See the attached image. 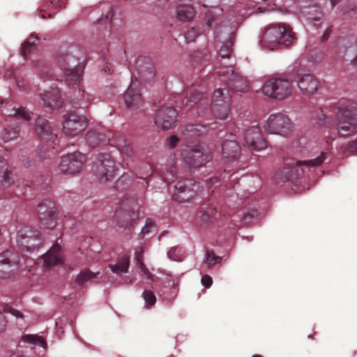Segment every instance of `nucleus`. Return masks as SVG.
Returning <instances> with one entry per match:
<instances>
[{"mask_svg": "<svg viewBox=\"0 0 357 357\" xmlns=\"http://www.w3.org/2000/svg\"><path fill=\"white\" fill-rule=\"evenodd\" d=\"M294 40V33L289 25L273 24L266 28L260 43L264 47L274 50L278 47H288Z\"/></svg>", "mask_w": 357, "mask_h": 357, "instance_id": "1", "label": "nucleus"}, {"mask_svg": "<svg viewBox=\"0 0 357 357\" xmlns=\"http://www.w3.org/2000/svg\"><path fill=\"white\" fill-rule=\"evenodd\" d=\"M336 113V130L341 137L351 135L357 128V105L351 104L346 107H333Z\"/></svg>", "mask_w": 357, "mask_h": 357, "instance_id": "2", "label": "nucleus"}, {"mask_svg": "<svg viewBox=\"0 0 357 357\" xmlns=\"http://www.w3.org/2000/svg\"><path fill=\"white\" fill-rule=\"evenodd\" d=\"M56 62L63 73L68 84H79L84 72V66L77 63L76 58L72 54L62 52L56 58Z\"/></svg>", "mask_w": 357, "mask_h": 357, "instance_id": "3", "label": "nucleus"}, {"mask_svg": "<svg viewBox=\"0 0 357 357\" xmlns=\"http://www.w3.org/2000/svg\"><path fill=\"white\" fill-rule=\"evenodd\" d=\"M327 153L321 152V155L314 159L307 160H298L296 162L287 164L288 167H284L278 171L275 174V180L278 182H285L293 180L300 176L303 172V169H299L301 166L317 167L324 162L326 158Z\"/></svg>", "mask_w": 357, "mask_h": 357, "instance_id": "4", "label": "nucleus"}, {"mask_svg": "<svg viewBox=\"0 0 357 357\" xmlns=\"http://www.w3.org/2000/svg\"><path fill=\"white\" fill-rule=\"evenodd\" d=\"M183 161L190 168H199L212 159L211 154L201 144L187 145L181 149Z\"/></svg>", "mask_w": 357, "mask_h": 357, "instance_id": "5", "label": "nucleus"}, {"mask_svg": "<svg viewBox=\"0 0 357 357\" xmlns=\"http://www.w3.org/2000/svg\"><path fill=\"white\" fill-rule=\"evenodd\" d=\"M114 217L119 223H134L139 220L140 212L136 197H124L116 208Z\"/></svg>", "mask_w": 357, "mask_h": 357, "instance_id": "6", "label": "nucleus"}, {"mask_svg": "<svg viewBox=\"0 0 357 357\" xmlns=\"http://www.w3.org/2000/svg\"><path fill=\"white\" fill-rule=\"evenodd\" d=\"M264 128L268 133L287 137L293 131L294 124L287 115L276 113L270 115Z\"/></svg>", "mask_w": 357, "mask_h": 357, "instance_id": "7", "label": "nucleus"}, {"mask_svg": "<svg viewBox=\"0 0 357 357\" xmlns=\"http://www.w3.org/2000/svg\"><path fill=\"white\" fill-rule=\"evenodd\" d=\"M92 169L101 183L112 180L116 170L114 160L108 153L98 154L96 161L93 162Z\"/></svg>", "mask_w": 357, "mask_h": 357, "instance_id": "8", "label": "nucleus"}, {"mask_svg": "<svg viewBox=\"0 0 357 357\" xmlns=\"http://www.w3.org/2000/svg\"><path fill=\"white\" fill-rule=\"evenodd\" d=\"M291 81L287 79L276 78L267 80L263 86L264 93L271 98L283 100L291 94Z\"/></svg>", "mask_w": 357, "mask_h": 357, "instance_id": "9", "label": "nucleus"}, {"mask_svg": "<svg viewBox=\"0 0 357 357\" xmlns=\"http://www.w3.org/2000/svg\"><path fill=\"white\" fill-rule=\"evenodd\" d=\"M42 238L31 225H21L17 234V243L24 250L33 251L42 244Z\"/></svg>", "mask_w": 357, "mask_h": 357, "instance_id": "10", "label": "nucleus"}, {"mask_svg": "<svg viewBox=\"0 0 357 357\" xmlns=\"http://www.w3.org/2000/svg\"><path fill=\"white\" fill-rule=\"evenodd\" d=\"M38 215L40 221H69L70 217L59 211L54 200L50 198L44 199L38 204Z\"/></svg>", "mask_w": 357, "mask_h": 357, "instance_id": "11", "label": "nucleus"}, {"mask_svg": "<svg viewBox=\"0 0 357 357\" xmlns=\"http://www.w3.org/2000/svg\"><path fill=\"white\" fill-rule=\"evenodd\" d=\"M225 91L218 89L214 91L211 105V112L218 119H227L230 109L231 97L228 94V91L226 90V93Z\"/></svg>", "mask_w": 357, "mask_h": 357, "instance_id": "12", "label": "nucleus"}, {"mask_svg": "<svg viewBox=\"0 0 357 357\" xmlns=\"http://www.w3.org/2000/svg\"><path fill=\"white\" fill-rule=\"evenodd\" d=\"M85 162V155L80 152H74L61 158L59 169L63 174H75L79 172Z\"/></svg>", "mask_w": 357, "mask_h": 357, "instance_id": "13", "label": "nucleus"}, {"mask_svg": "<svg viewBox=\"0 0 357 357\" xmlns=\"http://www.w3.org/2000/svg\"><path fill=\"white\" fill-rule=\"evenodd\" d=\"M86 125V118L75 112H69L63 116V131L67 135H77L85 129Z\"/></svg>", "mask_w": 357, "mask_h": 357, "instance_id": "14", "label": "nucleus"}, {"mask_svg": "<svg viewBox=\"0 0 357 357\" xmlns=\"http://www.w3.org/2000/svg\"><path fill=\"white\" fill-rule=\"evenodd\" d=\"M220 73L225 77L226 84L231 91L244 93L248 91L249 84L247 78L231 67H227Z\"/></svg>", "mask_w": 357, "mask_h": 357, "instance_id": "15", "label": "nucleus"}, {"mask_svg": "<svg viewBox=\"0 0 357 357\" xmlns=\"http://www.w3.org/2000/svg\"><path fill=\"white\" fill-rule=\"evenodd\" d=\"M197 185L192 179L178 181L174 185L172 199L177 202H185L192 199L196 193Z\"/></svg>", "mask_w": 357, "mask_h": 357, "instance_id": "16", "label": "nucleus"}, {"mask_svg": "<svg viewBox=\"0 0 357 357\" xmlns=\"http://www.w3.org/2000/svg\"><path fill=\"white\" fill-rule=\"evenodd\" d=\"M178 112L172 106L162 105L157 111L155 123L162 130H169L176 126Z\"/></svg>", "mask_w": 357, "mask_h": 357, "instance_id": "17", "label": "nucleus"}, {"mask_svg": "<svg viewBox=\"0 0 357 357\" xmlns=\"http://www.w3.org/2000/svg\"><path fill=\"white\" fill-rule=\"evenodd\" d=\"M175 102L178 107H183L187 109H190L197 103L198 109H200V111L198 112L199 116L204 114V112L202 110V108L204 107V109H206L208 105V99L206 98H204L202 93L197 91L195 89L190 91V96L188 98H185V101L183 99L181 95H178L175 97Z\"/></svg>", "mask_w": 357, "mask_h": 357, "instance_id": "18", "label": "nucleus"}, {"mask_svg": "<svg viewBox=\"0 0 357 357\" xmlns=\"http://www.w3.org/2000/svg\"><path fill=\"white\" fill-rule=\"evenodd\" d=\"M140 84L135 77L123 95V100L126 107L130 109H137L142 105V93L139 88Z\"/></svg>", "mask_w": 357, "mask_h": 357, "instance_id": "19", "label": "nucleus"}, {"mask_svg": "<svg viewBox=\"0 0 357 357\" xmlns=\"http://www.w3.org/2000/svg\"><path fill=\"white\" fill-rule=\"evenodd\" d=\"M244 145L248 146L252 151H259L266 146V142L258 126H253L245 131Z\"/></svg>", "mask_w": 357, "mask_h": 357, "instance_id": "20", "label": "nucleus"}, {"mask_svg": "<svg viewBox=\"0 0 357 357\" xmlns=\"http://www.w3.org/2000/svg\"><path fill=\"white\" fill-rule=\"evenodd\" d=\"M295 81L301 91L307 96L314 94L319 87L318 79L310 73H299L297 74Z\"/></svg>", "mask_w": 357, "mask_h": 357, "instance_id": "21", "label": "nucleus"}, {"mask_svg": "<svg viewBox=\"0 0 357 357\" xmlns=\"http://www.w3.org/2000/svg\"><path fill=\"white\" fill-rule=\"evenodd\" d=\"M114 135L109 130H89L86 135V141L87 144L93 147L105 144L110 141H113Z\"/></svg>", "mask_w": 357, "mask_h": 357, "instance_id": "22", "label": "nucleus"}, {"mask_svg": "<svg viewBox=\"0 0 357 357\" xmlns=\"http://www.w3.org/2000/svg\"><path fill=\"white\" fill-rule=\"evenodd\" d=\"M13 255L6 251L0 255V279H6L13 275L17 271L18 266L12 257Z\"/></svg>", "mask_w": 357, "mask_h": 357, "instance_id": "23", "label": "nucleus"}, {"mask_svg": "<svg viewBox=\"0 0 357 357\" xmlns=\"http://www.w3.org/2000/svg\"><path fill=\"white\" fill-rule=\"evenodd\" d=\"M137 72L140 79L144 82L152 81L155 76V70L150 59H139L137 61Z\"/></svg>", "mask_w": 357, "mask_h": 357, "instance_id": "24", "label": "nucleus"}, {"mask_svg": "<svg viewBox=\"0 0 357 357\" xmlns=\"http://www.w3.org/2000/svg\"><path fill=\"white\" fill-rule=\"evenodd\" d=\"M36 132L42 140L47 142H52L54 144V141L56 138V135L54 132L48 121L40 116L36 120Z\"/></svg>", "mask_w": 357, "mask_h": 357, "instance_id": "25", "label": "nucleus"}, {"mask_svg": "<svg viewBox=\"0 0 357 357\" xmlns=\"http://www.w3.org/2000/svg\"><path fill=\"white\" fill-rule=\"evenodd\" d=\"M60 250V246L58 244H55L43 255L42 259L44 268H49L62 263L63 258Z\"/></svg>", "mask_w": 357, "mask_h": 357, "instance_id": "26", "label": "nucleus"}, {"mask_svg": "<svg viewBox=\"0 0 357 357\" xmlns=\"http://www.w3.org/2000/svg\"><path fill=\"white\" fill-rule=\"evenodd\" d=\"M3 104L4 100H1L0 102V112L3 113L5 115L16 116L26 121H29L31 119V117L29 113L25 110V108H16L15 107H13V105L8 102L6 103L5 106H3Z\"/></svg>", "mask_w": 357, "mask_h": 357, "instance_id": "27", "label": "nucleus"}, {"mask_svg": "<svg viewBox=\"0 0 357 357\" xmlns=\"http://www.w3.org/2000/svg\"><path fill=\"white\" fill-rule=\"evenodd\" d=\"M91 100V95L85 93L84 90L79 88L75 90L70 102L73 107L85 109L89 107Z\"/></svg>", "mask_w": 357, "mask_h": 357, "instance_id": "28", "label": "nucleus"}, {"mask_svg": "<svg viewBox=\"0 0 357 357\" xmlns=\"http://www.w3.org/2000/svg\"><path fill=\"white\" fill-rule=\"evenodd\" d=\"M222 155L229 160H235L240 155L241 148L234 139H226L222 143Z\"/></svg>", "mask_w": 357, "mask_h": 357, "instance_id": "29", "label": "nucleus"}, {"mask_svg": "<svg viewBox=\"0 0 357 357\" xmlns=\"http://www.w3.org/2000/svg\"><path fill=\"white\" fill-rule=\"evenodd\" d=\"M40 98L45 107L50 109L59 107L61 105V95L58 88L52 89L50 91H47L40 95Z\"/></svg>", "mask_w": 357, "mask_h": 357, "instance_id": "30", "label": "nucleus"}, {"mask_svg": "<svg viewBox=\"0 0 357 357\" xmlns=\"http://www.w3.org/2000/svg\"><path fill=\"white\" fill-rule=\"evenodd\" d=\"M123 157H132L133 149L130 144L125 139V137L121 135H115L113 141Z\"/></svg>", "mask_w": 357, "mask_h": 357, "instance_id": "31", "label": "nucleus"}, {"mask_svg": "<svg viewBox=\"0 0 357 357\" xmlns=\"http://www.w3.org/2000/svg\"><path fill=\"white\" fill-rule=\"evenodd\" d=\"M145 248L143 246L138 247L135 252V258L139 266V268L144 274V275L146 276V278L148 280L151 281H154L155 279V276L149 271V270L146 268L142 261L143 254Z\"/></svg>", "mask_w": 357, "mask_h": 357, "instance_id": "32", "label": "nucleus"}, {"mask_svg": "<svg viewBox=\"0 0 357 357\" xmlns=\"http://www.w3.org/2000/svg\"><path fill=\"white\" fill-rule=\"evenodd\" d=\"M176 15L180 21L188 22L192 20L195 12L191 5H180L177 7Z\"/></svg>", "mask_w": 357, "mask_h": 357, "instance_id": "33", "label": "nucleus"}, {"mask_svg": "<svg viewBox=\"0 0 357 357\" xmlns=\"http://www.w3.org/2000/svg\"><path fill=\"white\" fill-rule=\"evenodd\" d=\"M11 172L8 169V164L4 158H0V183L5 186H8L13 183L10 176Z\"/></svg>", "mask_w": 357, "mask_h": 357, "instance_id": "34", "label": "nucleus"}, {"mask_svg": "<svg viewBox=\"0 0 357 357\" xmlns=\"http://www.w3.org/2000/svg\"><path fill=\"white\" fill-rule=\"evenodd\" d=\"M183 134L187 138H192L201 136L206 133L205 126L200 124L188 125L183 130Z\"/></svg>", "mask_w": 357, "mask_h": 357, "instance_id": "35", "label": "nucleus"}, {"mask_svg": "<svg viewBox=\"0 0 357 357\" xmlns=\"http://www.w3.org/2000/svg\"><path fill=\"white\" fill-rule=\"evenodd\" d=\"M130 266L129 257L126 255L123 256L115 265L110 264L109 268L116 274L127 273Z\"/></svg>", "mask_w": 357, "mask_h": 357, "instance_id": "36", "label": "nucleus"}, {"mask_svg": "<svg viewBox=\"0 0 357 357\" xmlns=\"http://www.w3.org/2000/svg\"><path fill=\"white\" fill-rule=\"evenodd\" d=\"M218 212L214 208L202 206L199 212V217L204 222H213L217 219Z\"/></svg>", "mask_w": 357, "mask_h": 357, "instance_id": "37", "label": "nucleus"}, {"mask_svg": "<svg viewBox=\"0 0 357 357\" xmlns=\"http://www.w3.org/2000/svg\"><path fill=\"white\" fill-rule=\"evenodd\" d=\"M38 35L31 34L22 45V54L26 58L36 47V41L39 40Z\"/></svg>", "mask_w": 357, "mask_h": 357, "instance_id": "38", "label": "nucleus"}, {"mask_svg": "<svg viewBox=\"0 0 357 357\" xmlns=\"http://www.w3.org/2000/svg\"><path fill=\"white\" fill-rule=\"evenodd\" d=\"M20 134V127L18 125L9 126L4 128L1 132V138L4 142H8L16 139Z\"/></svg>", "mask_w": 357, "mask_h": 357, "instance_id": "39", "label": "nucleus"}, {"mask_svg": "<svg viewBox=\"0 0 357 357\" xmlns=\"http://www.w3.org/2000/svg\"><path fill=\"white\" fill-rule=\"evenodd\" d=\"M153 169L150 163L142 162L139 166L136 175L138 178L146 181V185L148 184L146 179L152 174Z\"/></svg>", "mask_w": 357, "mask_h": 357, "instance_id": "40", "label": "nucleus"}, {"mask_svg": "<svg viewBox=\"0 0 357 357\" xmlns=\"http://www.w3.org/2000/svg\"><path fill=\"white\" fill-rule=\"evenodd\" d=\"M99 272H91L89 269H84L76 277V282L79 284H83L85 282L93 279Z\"/></svg>", "mask_w": 357, "mask_h": 357, "instance_id": "41", "label": "nucleus"}, {"mask_svg": "<svg viewBox=\"0 0 357 357\" xmlns=\"http://www.w3.org/2000/svg\"><path fill=\"white\" fill-rule=\"evenodd\" d=\"M167 257L173 261H180L184 257V252L181 247L174 246L171 248L167 252Z\"/></svg>", "mask_w": 357, "mask_h": 357, "instance_id": "42", "label": "nucleus"}, {"mask_svg": "<svg viewBox=\"0 0 357 357\" xmlns=\"http://www.w3.org/2000/svg\"><path fill=\"white\" fill-rule=\"evenodd\" d=\"M22 340L24 342L32 343L43 348L46 347L45 340L37 335H24L22 337Z\"/></svg>", "mask_w": 357, "mask_h": 357, "instance_id": "43", "label": "nucleus"}, {"mask_svg": "<svg viewBox=\"0 0 357 357\" xmlns=\"http://www.w3.org/2000/svg\"><path fill=\"white\" fill-rule=\"evenodd\" d=\"M232 38L231 36H230L229 40L225 42L220 49L219 55L222 58H229L232 52Z\"/></svg>", "mask_w": 357, "mask_h": 357, "instance_id": "44", "label": "nucleus"}, {"mask_svg": "<svg viewBox=\"0 0 357 357\" xmlns=\"http://www.w3.org/2000/svg\"><path fill=\"white\" fill-rule=\"evenodd\" d=\"M313 117L316 119V123L317 124L323 125L324 124V121L326 119L332 118V114L327 111L326 107H325L324 109L320 108L319 111L317 112L316 117Z\"/></svg>", "mask_w": 357, "mask_h": 357, "instance_id": "45", "label": "nucleus"}, {"mask_svg": "<svg viewBox=\"0 0 357 357\" xmlns=\"http://www.w3.org/2000/svg\"><path fill=\"white\" fill-rule=\"evenodd\" d=\"M142 296L146 308L152 307L156 302V297L151 290H144Z\"/></svg>", "mask_w": 357, "mask_h": 357, "instance_id": "46", "label": "nucleus"}, {"mask_svg": "<svg viewBox=\"0 0 357 357\" xmlns=\"http://www.w3.org/2000/svg\"><path fill=\"white\" fill-rule=\"evenodd\" d=\"M67 0H45L42 8L49 9L51 5L55 6L56 8H66Z\"/></svg>", "mask_w": 357, "mask_h": 357, "instance_id": "47", "label": "nucleus"}, {"mask_svg": "<svg viewBox=\"0 0 357 357\" xmlns=\"http://www.w3.org/2000/svg\"><path fill=\"white\" fill-rule=\"evenodd\" d=\"M51 145L50 144H46L43 145L40 151V156L43 158H49L52 156H54L56 154V151L54 150V148L52 146V149L49 150V148Z\"/></svg>", "mask_w": 357, "mask_h": 357, "instance_id": "48", "label": "nucleus"}, {"mask_svg": "<svg viewBox=\"0 0 357 357\" xmlns=\"http://www.w3.org/2000/svg\"><path fill=\"white\" fill-rule=\"evenodd\" d=\"M200 32L195 27H192L184 33V36L187 43L194 42L197 36L200 35Z\"/></svg>", "mask_w": 357, "mask_h": 357, "instance_id": "49", "label": "nucleus"}, {"mask_svg": "<svg viewBox=\"0 0 357 357\" xmlns=\"http://www.w3.org/2000/svg\"><path fill=\"white\" fill-rule=\"evenodd\" d=\"M221 257L214 255L213 252H206V263L208 267H211L212 266L219 263Z\"/></svg>", "mask_w": 357, "mask_h": 357, "instance_id": "50", "label": "nucleus"}, {"mask_svg": "<svg viewBox=\"0 0 357 357\" xmlns=\"http://www.w3.org/2000/svg\"><path fill=\"white\" fill-rule=\"evenodd\" d=\"M131 182V179L128 174H123L116 182L115 188L116 189H124V187L123 185L124 184L129 185Z\"/></svg>", "mask_w": 357, "mask_h": 357, "instance_id": "51", "label": "nucleus"}, {"mask_svg": "<svg viewBox=\"0 0 357 357\" xmlns=\"http://www.w3.org/2000/svg\"><path fill=\"white\" fill-rule=\"evenodd\" d=\"M311 8H307L306 10H304L301 12V14L307 17V20L310 21H312L314 22V26H317V22L320 21L321 17L317 16H312L311 13Z\"/></svg>", "mask_w": 357, "mask_h": 357, "instance_id": "52", "label": "nucleus"}, {"mask_svg": "<svg viewBox=\"0 0 357 357\" xmlns=\"http://www.w3.org/2000/svg\"><path fill=\"white\" fill-rule=\"evenodd\" d=\"M155 225H144L142 228L141 233L143 236H145L151 232H155Z\"/></svg>", "mask_w": 357, "mask_h": 357, "instance_id": "53", "label": "nucleus"}, {"mask_svg": "<svg viewBox=\"0 0 357 357\" xmlns=\"http://www.w3.org/2000/svg\"><path fill=\"white\" fill-rule=\"evenodd\" d=\"M178 142L179 138L176 135H172L167 139V146L169 149H174Z\"/></svg>", "mask_w": 357, "mask_h": 357, "instance_id": "54", "label": "nucleus"}, {"mask_svg": "<svg viewBox=\"0 0 357 357\" xmlns=\"http://www.w3.org/2000/svg\"><path fill=\"white\" fill-rule=\"evenodd\" d=\"M258 216V213L257 211H251L250 212L248 213L247 214H244V217L242 220L244 221L243 223H248L247 220H254L255 217Z\"/></svg>", "mask_w": 357, "mask_h": 357, "instance_id": "55", "label": "nucleus"}, {"mask_svg": "<svg viewBox=\"0 0 357 357\" xmlns=\"http://www.w3.org/2000/svg\"><path fill=\"white\" fill-rule=\"evenodd\" d=\"M202 284L206 288L211 287L213 283L212 278L208 275H205L202 278L201 280Z\"/></svg>", "mask_w": 357, "mask_h": 357, "instance_id": "56", "label": "nucleus"}, {"mask_svg": "<svg viewBox=\"0 0 357 357\" xmlns=\"http://www.w3.org/2000/svg\"><path fill=\"white\" fill-rule=\"evenodd\" d=\"M347 151L352 153L357 152V139L349 143Z\"/></svg>", "mask_w": 357, "mask_h": 357, "instance_id": "57", "label": "nucleus"}, {"mask_svg": "<svg viewBox=\"0 0 357 357\" xmlns=\"http://www.w3.org/2000/svg\"><path fill=\"white\" fill-rule=\"evenodd\" d=\"M176 173V168L175 167H171L170 170H169V172H168V174L172 176L171 178H169L168 176V174H163L162 176H163V178L164 180H171L172 178H173L175 176Z\"/></svg>", "mask_w": 357, "mask_h": 357, "instance_id": "58", "label": "nucleus"}, {"mask_svg": "<svg viewBox=\"0 0 357 357\" xmlns=\"http://www.w3.org/2000/svg\"><path fill=\"white\" fill-rule=\"evenodd\" d=\"M276 4L273 3L272 5H268L266 7H259L258 10L260 13H264L265 11L274 10H275Z\"/></svg>", "mask_w": 357, "mask_h": 357, "instance_id": "59", "label": "nucleus"}, {"mask_svg": "<svg viewBox=\"0 0 357 357\" xmlns=\"http://www.w3.org/2000/svg\"><path fill=\"white\" fill-rule=\"evenodd\" d=\"M204 56V54L201 52H195L192 56V60L194 63L198 62L199 59H200Z\"/></svg>", "mask_w": 357, "mask_h": 357, "instance_id": "60", "label": "nucleus"}, {"mask_svg": "<svg viewBox=\"0 0 357 357\" xmlns=\"http://www.w3.org/2000/svg\"><path fill=\"white\" fill-rule=\"evenodd\" d=\"M331 29L330 27L327 28L324 32V33L323 34L322 37H321V41L322 42H324L326 41V40H328L330 34H331Z\"/></svg>", "mask_w": 357, "mask_h": 357, "instance_id": "61", "label": "nucleus"}, {"mask_svg": "<svg viewBox=\"0 0 357 357\" xmlns=\"http://www.w3.org/2000/svg\"><path fill=\"white\" fill-rule=\"evenodd\" d=\"M10 313L16 317H22V314L17 310H10Z\"/></svg>", "mask_w": 357, "mask_h": 357, "instance_id": "62", "label": "nucleus"}, {"mask_svg": "<svg viewBox=\"0 0 357 357\" xmlns=\"http://www.w3.org/2000/svg\"><path fill=\"white\" fill-rule=\"evenodd\" d=\"M112 17H113V11L112 9H109L108 13L106 14V15L104 17L106 20H108V19L112 20Z\"/></svg>", "mask_w": 357, "mask_h": 357, "instance_id": "63", "label": "nucleus"}, {"mask_svg": "<svg viewBox=\"0 0 357 357\" xmlns=\"http://www.w3.org/2000/svg\"><path fill=\"white\" fill-rule=\"evenodd\" d=\"M5 77H8V78H10V77H14V73L11 70H8L6 74L4 75Z\"/></svg>", "mask_w": 357, "mask_h": 357, "instance_id": "64", "label": "nucleus"}]
</instances>
